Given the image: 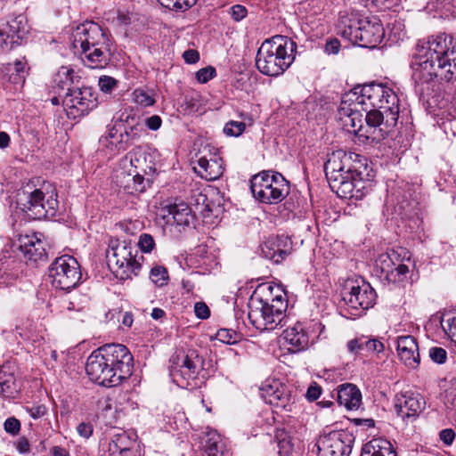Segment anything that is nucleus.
I'll list each match as a JSON object with an SVG mask.
<instances>
[{
    "instance_id": "f257e3e1",
    "label": "nucleus",
    "mask_w": 456,
    "mask_h": 456,
    "mask_svg": "<svg viewBox=\"0 0 456 456\" xmlns=\"http://www.w3.org/2000/svg\"><path fill=\"white\" fill-rule=\"evenodd\" d=\"M362 167L359 161L353 160L352 153L338 150L328 154L324 171L331 190L341 198H361L365 183L373 176L367 166L363 174Z\"/></svg>"
},
{
    "instance_id": "f03ea898",
    "label": "nucleus",
    "mask_w": 456,
    "mask_h": 456,
    "mask_svg": "<svg viewBox=\"0 0 456 456\" xmlns=\"http://www.w3.org/2000/svg\"><path fill=\"white\" fill-rule=\"evenodd\" d=\"M455 60L454 46L451 49L447 47L446 37L438 36L421 41L411 64L413 77L424 82H429L437 76L451 81L456 69Z\"/></svg>"
},
{
    "instance_id": "7ed1b4c3",
    "label": "nucleus",
    "mask_w": 456,
    "mask_h": 456,
    "mask_svg": "<svg viewBox=\"0 0 456 456\" xmlns=\"http://www.w3.org/2000/svg\"><path fill=\"white\" fill-rule=\"evenodd\" d=\"M133 357L120 344L105 345L87 358L86 371L99 385L114 387L132 372Z\"/></svg>"
},
{
    "instance_id": "20e7f679",
    "label": "nucleus",
    "mask_w": 456,
    "mask_h": 456,
    "mask_svg": "<svg viewBox=\"0 0 456 456\" xmlns=\"http://www.w3.org/2000/svg\"><path fill=\"white\" fill-rule=\"evenodd\" d=\"M268 284L257 287L248 301V317L251 324L259 330H273L282 321L287 309V301L282 292Z\"/></svg>"
},
{
    "instance_id": "39448f33",
    "label": "nucleus",
    "mask_w": 456,
    "mask_h": 456,
    "mask_svg": "<svg viewBox=\"0 0 456 456\" xmlns=\"http://www.w3.org/2000/svg\"><path fill=\"white\" fill-rule=\"evenodd\" d=\"M72 46L80 50L83 61L92 69L103 67L108 61L110 38L97 23L89 21L77 26Z\"/></svg>"
},
{
    "instance_id": "423d86ee",
    "label": "nucleus",
    "mask_w": 456,
    "mask_h": 456,
    "mask_svg": "<svg viewBox=\"0 0 456 456\" xmlns=\"http://www.w3.org/2000/svg\"><path fill=\"white\" fill-rule=\"evenodd\" d=\"M297 45L284 36H274L265 40L259 47L256 65L266 76H279L293 63Z\"/></svg>"
},
{
    "instance_id": "0eeeda50",
    "label": "nucleus",
    "mask_w": 456,
    "mask_h": 456,
    "mask_svg": "<svg viewBox=\"0 0 456 456\" xmlns=\"http://www.w3.org/2000/svg\"><path fill=\"white\" fill-rule=\"evenodd\" d=\"M347 101L362 110L368 109L385 110L386 122L395 126L399 116V100L395 92L380 84H370L354 87L346 94Z\"/></svg>"
},
{
    "instance_id": "6e6552de",
    "label": "nucleus",
    "mask_w": 456,
    "mask_h": 456,
    "mask_svg": "<svg viewBox=\"0 0 456 456\" xmlns=\"http://www.w3.org/2000/svg\"><path fill=\"white\" fill-rule=\"evenodd\" d=\"M341 36L354 45L374 48L381 43L385 30L380 20L376 16L352 14L341 20Z\"/></svg>"
},
{
    "instance_id": "1a4fd4ad",
    "label": "nucleus",
    "mask_w": 456,
    "mask_h": 456,
    "mask_svg": "<svg viewBox=\"0 0 456 456\" xmlns=\"http://www.w3.org/2000/svg\"><path fill=\"white\" fill-rule=\"evenodd\" d=\"M254 198L261 203L277 204L289 193V183L280 173L263 171L250 181Z\"/></svg>"
},
{
    "instance_id": "9d476101",
    "label": "nucleus",
    "mask_w": 456,
    "mask_h": 456,
    "mask_svg": "<svg viewBox=\"0 0 456 456\" xmlns=\"http://www.w3.org/2000/svg\"><path fill=\"white\" fill-rule=\"evenodd\" d=\"M19 197L23 211L34 219L53 216L58 208L57 191L50 183L32 191L24 190Z\"/></svg>"
},
{
    "instance_id": "9b49d317",
    "label": "nucleus",
    "mask_w": 456,
    "mask_h": 456,
    "mask_svg": "<svg viewBox=\"0 0 456 456\" xmlns=\"http://www.w3.org/2000/svg\"><path fill=\"white\" fill-rule=\"evenodd\" d=\"M107 259L110 269L120 280L131 279L140 272L141 264L134 256L131 245L125 240H110Z\"/></svg>"
},
{
    "instance_id": "f8f14e48",
    "label": "nucleus",
    "mask_w": 456,
    "mask_h": 456,
    "mask_svg": "<svg viewBox=\"0 0 456 456\" xmlns=\"http://www.w3.org/2000/svg\"><path fill=\"white\" fill-rule=\"evenodd\" d=\"M49 277L56 289L69 290L78 284L82 273L77 259L72 256L63 255L50 265Z\"/></svg>"
},
{
    "instance_id": "ddd939ff",
    "label": "nucleus",
    "mask_w": 456,
    "mask_h": 456,
    "mask_svg": "<svg viewBox=\"0 0 456 456\" xmlns=\"http://www.w3.org/2000/svg\"><path fill=\"white\" fill-rule=\"evenodd\" d=\"M354 440V436L347 430L330 432L318 440V456H348Z\"/></svg>"
},
{
    "instance_id": "4468645a",
    "label": "nucleus",
    "mask_w": 456,
    "mask_h": 456,
    "mask_svg": "<svg viewBox=\"0 0 456 456\" xmlns=\"http://www.w3.org/2000/svg\"><path fill=\"white\" fill-rule=\"evenodd\" d=\"M261 395L277 412H293L296 408V396L279 380L273 379L265 383L261 387Z\"/></svg>"
},
{
    "instance_id": "2eb2a0df",
    "label": "nucleus",
    "mask_w": 456,
    "mask_h": 456,
    "mask_svg": "<svg viewBox=\"0 0 456 456\" xmlns=\"http://www.w3.org/2000/svg\"><path fill=\"white\" fill-rule=\"evenodd\" d=\"M63 103L69 110V114L85 115L96 106V97L90 87L68 89Z\"/></svg>"
},
{
    "instance_id": "dca6fc26",
    "label": "nucleus",
    "mask_w": 456,
    "mask_h": 456,
    "mask_svg": "<svg viewBox=\"0 0 456 456\" xmlns=\"http://www.w3.org/2000/svg\"><path fill=\"white\" fill-rule=\"evenodd\" d=\"M349 291L345 292L343 298L346 304L354 309L366 310L371 307L376 300V292L367 282L354 285L353 282L347 284Z\"/></svg>"
},
{
    "instance_id": "f3484780",
    "label": "nucleus",
    "mask_w": 456,
    "mask_h": 456,
    "mask_svg": "<svg viewBox=\"0 0 456 456\" xmlns=\"http://www.w3.org/2000/svg\"><path fill=\"white\" fill-rule=\"evenodd\" d=\"M157 216L166 224L176 226H188L193 219L191 208L184 202L161 207Z\"/></svg>"
},
{
    "instance_id": "a211bd4d",
    "label": "nucleus",
    "mask_w": 456,
    "mask_h": 456,
    "mask_svg": "<svg viewBox=\"0 0 456 456\" xmlns=\"http://www.w3.org/2000/svg\"><path fill=\"white\" fill-rule=\"evenodd\" d=\"M362 110L347 101L345 94L338 108V119L344 129L358 134L362 130Z\"/></svg>"
},
{
    "instance_id": "6ab92c4d",
    "label": "nucleus",
    "mask_w": 456,
    "mask_h": 456,
    "mask_svg": "<svg viewBox=\"0 0 456 456\" xmlns=\"http://www.w3.org/2000/svg\"><path fill=\"white\" fill-rule=\"evenodd\" d=\"M42 238L43 234L37 232L20 236L19 249L28 260L37 262L45 259V243Z\"/></svg>"
},
{
    "instance_id": "aec40b11",
    "label": "nucleus",
    "mask_w": 456,
    "mask_h": 456,
    "mask_svg": "<svg viewBox=\"0 0 456 456\" xmlns=\"http://www.w3.org/2000/svg\"><path fill=\"white\" fill-rule=\"evenodd\" d=\"M395 407L397 415L403 420L417 416L422 410L423 403L419 395L406 391L397 394L395 399Z\"/></svg>"
},
{
    "instance_id": "412c9836",
    "label": "nucleus",
    "mask_w": 456,
    "mask_h": 456,
    "mask_svg": "<svg viewBox=\"0 0 456 456\" xmlns=\"http://www.w3.org/2000/svg\"><path fill=\"white\" fill-rule=\"evenodd\" d=\"M117 183L128 194L142 192L150 181L144 179L136 168L121 169L116 175Z\"/></svg>"
},
{
    "instance_id": "4be33fe9",
    "label": "nucleus",
    "mask_w": 456,
    "mask_h": 456,
    "mask_svg": "<svg viewBox=\"0 0 456 456\" xmlns=\"http://www.w3.org/2000/svg\"><path fill=\"white\" fill-rule=\"evenodd\" d=\"M396 349L398 356L404 365L411 369L419 366L420 362L419 346L412 336L398 337Z\"/></svg>"
},
{
    "instance_id": "5701e85b",
    "label": "nucleus",
    "mask_w": 456,
    "mask_h": 456,
    "mask_svg": "<svg viewBox=\"0 0 456 456\" xmlns=\"http://www.w3.org/2000/svg\"><path fill=\"white\" fill-rule=\"evenodd\" d=\"M202 365V360L198 355L196 351L191 350L185 355L183 356L180 370L176 372H173L172 376L174 380L181 387L185 386L184 383L180 382L177 379L179 374L183 379H194L199 373Z\"/></svg>"
},
{
    "instance_id": "b1692460",
    "label": "nucleus",
    "mask_w": 456,
    "mask_h": 456,
    "mask_svg": "<svg viewBox=\"0 0 456 456\" xmlns=\"http://www.w3.org/2000/svg\"><path fill=\"white\" fill-rule=\"evenodd\" d=\"M195 172L208 181L218 179L223 174L222 159L217 156L208 158L202 156L199 159L197 166L194 167Z\"/></svg>"
},
{
    "instance_id": "393cba45",
    "label": "nucleus",
    "mask_w": 456,
    "mask_h": 456,
    "mask_svg": "<svg viewBox=\"0 0 456 456\" xmlns=\"http://www.w3.org/2000/svg\"><path fill=\"white\" fill-rule=\"evenodd\" d=\"M283 338L290 346L289 350L292 352H299L308 347L309 337L301 323L287 328L283 332Z\"/></svg>"
},
{
    "instance_id": "a878e982",
    "label": "nucleus",
    "mask_w": 456,
    "mask_h": 456,
    "mask_svg": "<svg viewBox=\"0 0 456 456\" xmlns=\"http://www.w3.org/2000/svg\"><path fill=\"white\" fill-rule=\"evenodd\" d=\"M338 402L347 410H357L362 403V394L358 387L350 383H345L338 387Z\"/></svg>"
},
{
    "instance_id": "bb28decb",
    "label": "nucleus",
    "mask_w": 456,
    "mask_h": 456,
    "mask_svg": "<svg viewBox=\"0 0 456 456\" xmlns=\"http://www.w3.org/2000/svg\"><path fill=\"white\" fill-rule=\"evenodd\" d=\"M282 243H287L286 238H270L261 245V252L264 257L280 263L288 255V250L281 248Z\"/></svg>"
},
{
    "instance_id": "cd10ccee",
    "label": "nucleus",
    "mask_w": 456,
    "mask_h": 456,
    "mask_svg": "<svg viewBox=\"0 0 456 456\" xmlns=\"http://www.w3.org/2000/svg\"><path fill=\"white\" fill-rule=\"evenodd\" d=\"M9 36L12 44H19L27 32L26 20L24 17L18 16L9 22L0 25Z\"/></svg>"
},
{
    "instance_id": "c85d7f7f",
    "label": "nucleus",
    "mask_w": 456,
    "mask_h": 456,
    "mask_svg": "<svg viewBox=\"0 0 456 456\" xmlns=\"http://www.w3.org/2000/svg\"><path fill=\"white\" fill-rule=\"evenodd\" d=\"M395 273L400 277L404 276L409 272V265L406 262H411V254L404 248H398L388 251Z\"/></svg>"
},
{
    "instance_id": "c756f323",
    "label": "nucleus",
    "mask_w": 456,
    "mask_h": 456,
    "mask_svg": "<svg viewBox=\"0 0 456 456\" xmlns=\"http://www.w3.org/2000/svg\"><path fill=\"white\" fill-rule=\"evenodd\" d=\"M100 143L103 147L109 149L110 153L113 154L126 150V146L124 144V134L115 128H111L106 135L102 136L100 138Z\"/></svg>"
},
{
    "instance_id": "7c9ffc66",
    "label": "nucleus",
    "mask_w": 456,
    "mask_h": 456,
    "mask_svg": "<svg viewBox=\"0 0 456 456\" xmlns=\"http://www.w3.org/2000/svg\"><path fill=\"white\" fill-rule=\"evenodd\" d=\"M18 392L13 374L0 366V394L5 397H12Z\"/></svg>"
},
{
    "instance_id": "2f4dec72",
    "label": "nucleus",
    "mask_w": 456,
    "mask_h": 456,
    "mask_svg": "<svg viewBox=\"0 0 456 456\" xmlns=\"http://www.w3.org/2000/svg\"><path fill=\"white\" fill-rule=\"evenodd\" d=\"M8 77L9 82L15 86H22L25 82V64L21 61H17L13 64L8 63L4 69Z\"/></svg>"
},
{
    "instance_id": "473e14b6",
    "label": "nucleus",
    "mask_w": 456,
    "mask_h": 456,
    "mask_svg": "<svg viewBox=\"0 0 456 456\" xmlns=\"http://www.w3.org/2000/svg\"><path fill=\"white\" fill-rule=\"evenodd\" d=\"M131 441L126 433H118L113 436L111 441L109 444V452L114 453H125V456H128Z\"/></svg>"
},
{
    "instance_id": "72a5a7b5",
    "label": "nucleus",
    "mask_w": 456,
    "mask_h": 456,
    "mask_svg": "<svg viewBox=\"0 0 456 456\" xmlns=\"http://www.w3.org/2000/svg\"><path fill=\"white\" fill-rule=\"evenodd\" d=\"M144 161V152L140 148L134 149L121 160V169H129L128 167H130L139 170L142 167Z\"/></svg>"
},
{
    "instance_id": "f704fd0d",
    "label": "nucleus",
    "mask_w": 456,
    "mask_h": 456,
    "mask_svg": "<svg viewBox=\"0 0 456 456\" xmlns=\"http://www.w3.org/2000/svg\"><path fill=\"white\" fill-rule=\"evenodd\" d=\"M375 456H396L390 442L383 439H374L365 444Z\"/></svg>"
},
{
    "instance_id": "c9c22d12",
    "label": "nucleus",
    "mask_w": 456,
    "mask_h": 456,
    "mask_svg": "<svg viewBox=\"0 0 456 456\" xmlns=\"http://www.w3.org/2000/svg\"><path fill=\"white\" fill-rule=\"evenodd\" d=\"M365 112V122L370 128H377L386 118L385 110L382 109H368L362 110Z\"/></svg>"
},
{
    "instance_id": "e433bc0d",
    "label": "nucleus",
    "mask_w": 456,
    "mask_h": 456,
    "mask_svg": "<svg viewBox=\"0 0 456 456\" xmlns=\"http://www.w3.org/2000/svg\"><path fill=\"white\" fill-rule=\"evenodd\" d=\"M160 4L169 10L186 11L193 6L197 0H158Z\"/></svg>"
},
{
    "instance_id": "4c0bfd02",
    "label": "nucleus",
    "mask_w": 456,
    "mask_h": 456,
    "mask_svg": "<svg viewBox=\"0 0 456 456\" xmlns=\"http://www.w3.org/2000/svg\"><path fill=\"white\" fill-rule=\"evenodd\" d=\"M376 267L380 269L381 273L386 274L387 277L394 274L395 268L392 265V260L388 251L382 253L378 256L376 260Z\"/></svg>"
},
{
    "instance_id": "58836bf2",
    "label": "nucleus",
    "mask_w": 456,
    "mask_h": 456,
    "mask_svg": "<svg viewBox=\"0 0 456 456\" xmlns=\"http://www.w3.org/2000/svg\"><path fill=\"white\" fill-rule=\"evenodd\" d=\"M150 278L154 284L162 287L167 283V271L165 267L155 266L151 270Z\"/></svg>"
},
{
    "instance_id": "ea45409f",
    "label": "nucleus",
    "mask_w": 456,
    "mask_h": 456,
    "mask_svg": "<svg viewBox=\"0 0 456 456\" xmlns=\"http://www.w3.org/2000/svg\"><path fill=\"white\" fill-rule=\"evenodd\" d=\"M247 126L245 121H234L231 120L224 126V133L227 136H240L243 134Z\"/></svg>"
},
{
    "instance_id": "a19ab883",
    "label": "nucleus",
    "mask_w": 456,
    "mask_h": 456,
    "mask_svg": "<svg viewBox=\"0 0 456 456\" xmlns=\"http://www.w3.org/2000/svg\"><path fill=\"white\" fill-rule=\"evenodd\" d=\"M216 338L222 343L232 345L237 343L240 337L236 331L232 330L220 329L216 332Z\"/></svg>"
},
{
    "instance_id": "79ce46f5",
    "label": "nucleus",
    "mask_w": 456,
    "mask_h": 456,
    "mask_svg": "<svg viewBox=\"0 0 456 456\" xmlns=\"http://www.w3.org/2000/svg\"><path fill=\"white\" fill-rule=\"evenodd\" d=\"M144 132V125L141 122H136L134 125L126 128L123 134L126 138V142L130 141L133 142L134 141L138 140Z\"/></svg>"
},
{
    "instance_id": "37998d69",
    "label": "nucleus",
    "mask_w": 456,
    "mask_h": 456,
    "mask_svg": "<svg viewBox=\"0 0 456 456\" xmlns=\"http://www.w3.org/2000/svg\"><path fill=\"white\" fill-rule=\"evenodd\" d=\"M455 318L451 314H444L441 319V327L444 334L452 340L456 334V325L454 324Z\"/></svg>"
},
{
    "instance_id": "c03bdc74",
    "label": "nucleus",
    "mask_w": 456,
    "mask_h": 456,
    "mask_svg": "<svg viewBox=\"0 0 456 456\" xmlns=\"http://www.w3.org/2000/svg\"><path fill=\"white\" fill-rule=\"evenodd\" d=\"M133 100L141 106L149 107L154 104L155 100L147 92L142 89H135L133 92Z\"/></svg>"
},
{
    "instance_id": "a18cd8bd",
    "label": "nucleus",
    "mask_w": 456,
    "mask_h": 456,
    "mask_svg": "<svg viewBox=\"0 0 456 456\" xmlns=\"http://www.w3.org/2000/svg\"><path fill=\"white\" fill-rule=\"evenodd\" d=\"M74 79V70L66 66H62L59 69L56 74V81L61 84L62 86H68L70 83H73Z\"/></svg>"
},
{
    "instance_id": "49530a36",
    "label": "nucleus",
    "mask_w": 456,
    "mask_h": 456,
    "mask_svg": "<svg viewBox=\"0 0 456 456\" xmlns=\"http://www.w3.org/2000/svg\"><path fill=\"white\" fill-rule=\"evenodd\" d=\"M137 245L141 251L144 253H150L155 247V240L151 235L148 233H142L139 237Z\"/></svg>"
},
{
    "instance_id": "de8ad7c7",
    "label": "nucleus",
    "mask_w": 456,
    "mask_h": 456,
    "mask_svg": "<svg viewBox=\"0 0 456 456\" xmlns=\"http://www.w3.org/2000/svg\"><path fill=\"white\" fill-rule=\"evenodd\" d=\"M209 438L206 441V452L209 456H216L218 452V436L215 432L208 434Z\"/></svg>"
},
{
    "instance_id": "09e8293b",
    "label": "nucleus",
    "mask_w": 456,
    "mask_h": 456,
    "mask_svg": "<svg viewBox=\"0 0 456 456\" xmlns=\"http://www.w3.org/2000/svg\"><path fill=\"white\" fill-rule=\"evenodd\" d=\"M216 75V69L213 67H206L203 69H200L196 73V77L200 83H207L211 78H213Z\"/></svg>"
},
{
    "instance_id": "8fccbe9b",
    "label": "nucleus",
    "mask_w": 456,
    "mask_h": 456,
    "mask_svg": "<svg viewBox=\"0 0 456 456\" xmlns=\"http://www.w3.org/2000/svg\"><path fill=\"white\" fill-rule=\"evenodd\" d=\"M27 412L31 418L37 419L44 417L47 413V408L44 404L33 405L26 408Z\"/></svg>"
},
{
    "instance_id": "3c124183",
    "label": "nucleus",
    "mask_w": 456,
    "mask_h": 456,
    "mask_svg": "<svg viewBox=\"0 0 456 456\" xmlns=\"http://www.w3.org/2000/svg\"><path fill=\"white\" fill-rule=\"evenodd\" d=\"M429 356L432 361L441 364L446 360V351L442 347H432L429 350Z\"/></svg>"
},
{
    "instance_id": "603ef678",
    "label": "nucleus",
    "mask_w": 456,
    "mask_h": 456,
    "mask_svg": "<svg viewBox=\"0 0 456 456\" xmlns=\"http://www.w3.org/2000/svg\"><path fill=\"white\" fill-rule=\"evenodd\" d=\"M363 349L370 352L381 353L384 351V345L378 339H368L363 341Z\"/></svg>"
},
{
    "instance_id": "864d4df0",
    "label": "nucleus",
    "mask_w": 456,
    "mask_h": 456,
    "mask_svg": "<svg viewBox=\"0 0 456 456\" xmlns=\"http://www.w3.org/2000/svg\"><path fill=\"white\" fill-rule=\"evenodd\" d=\"M4 430L12 435H17L20 429V423L15 418H8L4 424Z\"/></svg>"
},
{
    "instance_id": "5fc2aeb1",
    "label": "nucleus",
    "mask_w": 456,
    "mask_h": 456,
    "mask_svg": "<svg viewBox=\"0 0 456 456\" xmlns=\"http://www.w3.org/2000/svg\"><path fill=\"white\" fill-rule=\"evenodd\" d=\"M94 431V427L90 422H81L77 426V434L86 439H88Z\"/></svg>"
},
{
    "instance_id": "6e6d98bb",
    "label": "nucleus",
    "mask_w": 456,
    "mask_h": 456,
    "mask_svg": "<svg viewBox=\"0 0 456 456\" xmlns=\"http://www.w3.org/2000/svg\"><path fill=\"white\" fill-rule=\"evenodd\" d=\"M116 86V80L108 76H102L99 78V86L102 92L109 93Z\"/></svg>"
},
{
    "instance_id": "4d7b16f0",
    "label": "nucleus",
    "mask_w": 456,
    "mask_h": 456,
    "mask_svg": "<svg viewBox=\"0 0 456 456\" xmlns=\"http://www.w3.org/2000/svg\"><path fill=\"white\" fill-rule=\"evenodd\" d=\"M230 13L234 20L240 21L246 17L247 9L243 5L236 4L231 7Z\"/></svg>"
},
{
    "instance_id": "13d9d810",
    "label": "nucleus",
    "mask_w": 456,
    "mask_h": 456,
    "mask_svg": "<svg viewBox=\"0 0 456 456\" xmlns=\"http://www.w3.org/2000/svg\"><path fill=\"white\" fill-rule=\"evenodd\" d=\"M194 312L196 316L200 319H207L210 314L208 306L203 302H198L195 304Z\"/></svg>"
},
{
    "instance_id": "bf43d9fd",
    "label": "nucleus",
    "mask_w": 456,
    "mask_h": 456,
    "mask_svg": "<svg viewBox=\"0 0 456 456\" xmlns=\"http://www.w3.org/2000/svg\"><path fill=\"white\" fill-rule=\"evenodd\" d=\"M162 124V120L159 116L153 115L150 118H147L143 123L144 126H147L149 129L156 131L158 130Z\"/></svg>"
},
{
    "instance_id": "052dcab7",
    "label": "nucleus",
    "mask_w": 456,
    "mask_h": 456,
    "mask_svg": "<svg viewBox=\"0 0 456 456\" xmlns=\"http://www.w3.org/2000/svg\"><path fill=\"white\" fill-rule=\"evenodd\" d=\"M455 433L452 428L444 429L440 432V439L447 445L452 444Z\"/></svg>"
},
{
    "instance_id": "680f3d73",
    "label": "nucleus",
    "mask_w": 456,
    "mask_h": 456,
    "mask_svg": "<svg viewBox=\"0 0 456 456\" xmlns=\"http://www.w3.org/2000/svg\"><path fill=\"white\" fill-rule=\"evenodd\" d=\"M321 395V387L316 384L311 385L306 392V397L310 401L317 400Z\"/></svg>"
},
{
    "instance_id": "e2e57ef3",
    "label": "nucleus",
    "mask_w": 456,
    "mask_h": 456,
    "mask_svg": "<svg viewBox=\"0 0 456 456\" xmlns=\"http://www.w3.org/2000/svg\"><path fill=\"white\" fill-rule=\"evenodd\" d=\"M340 43L338 39H332L326 43L325 52L329 54H336L338 53Z\"/></svg>"
},
{
    "instance_id": "0e129e2a",
    "label": "nucleus",
    "mask_w": 456,
    "mask_h": 456,
    "mask_svg": "<svg viewBox=\"0 0 456 456\" xmlns=\"http://www.w3.org/2000/svg\"><path fill=\"white\" fill-rule=\"evenodd\" d=\"M183 59L187 63H196L200 60V54L196 50H187L183 53Z\"/></svg>"
},
{
    "instance_id": "69168bd1",
    "label": "nucleus",
    "mask_w": 456,
    "mask_h": 456,
    "mask_svg": "<svg viewBox=\"0 0 456 456\" xmlns=\"http://www.w3.org/2000/svg\"><path fill=\"white\" fill-rule=\"evenodd\" d=\"M347 349L350 353H357L360 350H363V341L352 339L347 343Z\"/></svg>"
},
{
    "instance_id": "338daca9",
    "label": "nucleus",
    "mask_w": 456,
    "mask_h": 456,
    "mask_svg": "<svg viewBox=\"0 0 456 456\" xmlns=\"http://www.w3.org/2000/svg\"><path fill=\"white\" fill-rule=\"evenodd\" d=\"M29 443L26 437H20L17 441L16 448L20 453H28L29 452Z\"/></svg>"
},
{
    "instance_id": "774afa93",
    "label": "nucleus",
    "mask_w": 456,
    "mask_h": 456,
    "mask_svg": "<svg viewBox=\"0 0 456 456\" xmlns=\"http://www.w3.org/2000/svg\"><path fill=\"white\" fill-rule=\"evenodd\" d=\"M53 456H70L69 452L61 446H54L52 448Z\"/></svg>"
}]
</instances>
